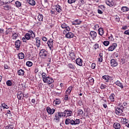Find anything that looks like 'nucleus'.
<instances>
[{
  "label": "nucleus",
  "instance_id": "nucleus-1",
  "mask_svg": "<svg viewBox=\"0 0 129 129\" xmlns=\"http://www.w3.org/2000/svg\"><path fill=\"white\" fill-rule=\"evenodd\" d=\"M42 77L44 83H46V84L48 85L54 83V79H53L51 77L47 76L46 73H42Z\"/></svg>",
  "mask_w": 129,
  "mask_h": 129
},
{
  "label": "nucleus",
  "instance_id": "nucleus-2",
  "mask_svg": "<svg viewBox=\"0 0 129 129\" xmlns=\"http://www.w3.org/2000/svg\"><path fill=\"white\" fill-rule=\"evenodd\" d=\"M65 123L67 125L71 124V125H76L80 123V119H76L75 120L69 118H67L65 121Z\"/></svg>",
  "mask_w": 129,
  "mask_h": 129
},
{
  "label": "nucleus",
  "instance_id": "nucleus-3",
  "mask_svg": "<svg viewBox=\"0 0 129 129\" xmlns=\"http://www.w3.org/2000/svg\"><path fill=\"white\" fill-rule=\"evenodd\" d=\"M61 28L62 29H65V30H63V32L64 35L66 34V32H70V27L68 24L65 23H63L61 24Z\"/></svg>",
  "mask_w": 129,
  "mask_h": 129
},
{
  "label": "nucleus",
  "instance_id": "nucleus-4",
  "mask_svg": "<svg viewBox=\"0 0 129 129\" xmlns=\"http://www.w3.org/2000/svg\"><path fill=\"white\" fill-rule=\"evenodd\" d=\"M54 118L53 119L55 122H59L60 121V118H61L62 115V112H57L54 114Z\"/></svg>",
  "mask_w": 129,
  "mask_h": 129
},
{
  "label": "nucleus",
  "instance_id": "nucleus-5",
  "mask_svg": "<svg viewBox=\"0 0 129 129\" xmlns=\"http://www.w3.org/2000/svg\"><path fill=\"white\" fill-rule=\"evenodd\" d=\"M73 114V112L71 110H69L68 109L65 110L63 112H61V115L64 117H67V116H71L72 114Z\"/></svg>",
  "mask_w": 129,
  "mask_h": 129
},
{
  "label": "nucleus",
  "instance_id": "nucleus-6",
  "mask_svg": "<svg viewBox=\"0 0 129 129\" xmlns=\"http://www.w3.org/2000/svg\"><path fill=\"white\" fill-rule=\"evenodd\" d=\"M48 55V51L46 50V49H41L39 52V55L43 59H45L47 55Z\"/></svg>",
  "mask_w": 129,
  "mask_h": 129
},
{
  "label": "nucleus",
  "instance_id": "nucleus-7",
  "mask_svg": "<svg viewBox=\"0 0 129 129\" xmlns=\"http://www.w3.org/2000/svg\"><path fill=\"white\" fill-rule=\"evenodd\" d=\"M47 45L51 51H53V48H54V40L50 39L47 41Z\"/></svg>",
  "mask_w": 129,
  "mask_h": 129
},
{
  "label": "nucleus",
  "instance_id": "nucleus-8",
  "mask_svg": "<svg viewBox=\"0 0 129 129\" xmlns=\"http://www.w3.org/2000/svg\"><path fill=\"white\" fill-rule=\"evenodd\" d=\"M116 47H117V44L113 43L108 48V50L109 52H112V51H114V50L116 49Z\"/></svg>",
  "mask_w": 129,
  "mask_h": 129
},
{
  "label": "nucleus",
  "instance_id": "nucleus-9",
  "mask_svg": "<svg viewBox=\"0 0 129 129\" xmlns=\"http://www.w3.org/2000/svg\"><path fill=\"white\" fill-rule=\"evenodd\" d=\"M76 63L78 66H82L83 65V60L80 57H78L76 59Z\"/></svg>",
  "mask_w": 129,
  "mask_h": 129
},
{
  "label": "nucleus",
  "instance_id": "nucleus-10",
  "mask_svg": "<svg viewBox=\"0 0 129 129\" xmlns=\"http://www.w3.org/2000/svg\"><path fill=\"white\" fill-rule=\"evenodd\" d=\"M13 2H14V0H0V4L1 5H8L13 3Z\"/></svg>",
  "mask_w": 129,
  "mask_h": 129
},
{
  "label": "nucleus",
  "instance_id": "nucleus-11",
  "mask_svg": "<svg viewBox=\"0 0 129 129\" xmlns=\"http://www.w3.org/2000/svg\"><path fill=\"white\" fill-rule=\"evenodd\" d=\"M46 111L48 113V114H53L54 112H55V109L50 108V107H46Z\"/></svg>",
  "mask_w": 129,
  "mask_h": 129
},
{
  "label": "nucleus",
  "instance_id": "nucleus-12",
  "mask_svg": "<svg viewBox=\"0 0 129 129\" xmlns=\"http://www.w3.org/2000/svg\"><path fill=\"white\" fill-rule=\"evenodd\" d=\"M69 56L70 59L72 60H75V59H76V55H75V53H74L73 50H72L69 52Z\"/></svg>",
  "mask_w": 129,
  "mask_h": 129
},
{
  "label": "nucleus",
  "instance_id": "nucleus-13",
  "mask_svg": "<svg viewBox=\"0 0 129 129\" xmlns=\"http://www.w3.org/2000/svg\"><path fill=\"white\" fill-rule=\"evenodd\" d=\"M110 64H111V66H112V67H116V66H117V65H118L117 61H116V60H115L114 59H112L110 60Z\"/></svg>",
  "mask_w": 129,
  "mask_h": 129
},
{
  "label": "nucleus",
  "instance_id": "nucleus-14",
  "mask_svg": "<svg viewBox=\"0 0 129 129\" xmlns=\"http://www.w3.org/2000/svg\"><path fill=\"white\" fill-rule=\"evenodd\" d=\"M90 35L93 40H95V38L97 37V33L94 31H91L90 33Z\"/></svg>",
  "mask_w": 129,
  "mask_h": 129
},
{
  "label": "nucleus",
  "instance_id": "nucleus-15",
  "mask_svg": "<svg viewBox=\"0 0 129 129\" xmlns=\"http://www.w3.org/2000/svg\"><path fill=\"white\" fill-rule=\"evenodd\" d=\"M74 37V34L72 32H66V38H67V39H71L72 38H73Z\"/></svg>",
  "mask_w": 129,
  "mask_h": 129
},
{
  "label": "nucleus",
  "instance_id": "nucleus-16",
  "mask_svg": "<svg viewBox=\"0 0 129 129\" xmlns=\"http://www.w3.org/2000/svg\"><path fill=\"white\" fill-rule=\"evenodd\" d=\"M115 113L117 114V115H120L122 112H123V111L122 110L119 109V108H118L117 107H115Z\"/></svg>",
  "mask_w": 129,
  "mask_h": 129
},
{
  "label": "nucleus",
  "instance_id": "nucleus-17",
  "mask_svg": "<svg viewBox=\"0 0 129 129\" xmlns=\"http://www.w3.org/2000/svg\"><path fill=\"white\" fill-rule=\"evenodd\" d=\"M20 47H21V41L20 40H17L15 42V48H16L17 50H20Z\"/></svg>",
  "mask_w": 129,
  "mask_h": 129
},
{
  "label": "nucleus",
  "instance_id": "nucleus-18",
  "mask_svg": "<svg viewBox=\"0 0 129 129\" xmlns=\"http://www.w3.org/2000/svg\"><path fill=\"white\" fill-rule=\"evenodd\" d=\"M36 44L37 48H40V46H41V39L39 37H36L35 38Z\"/></svg>",
  "mask_w": 129,
  "mask_h": 129
},
{
  "label": "nucleus",
  "instance_id": "nucleus-19",
  "mask_svg": "<svg viewBox=\"0 0 129 129\" xmlns=\"http://www.w3.org/2000/svg\"><path fill=\"white\" fill-rule=\"evenodd\" d=\"M106 4L107 6H109V7H113L114 5L113 0H106Z\"/></svg>",
  "mask_w": 129,
  "mask_h": 129
},
{
  "label": "nucleus",
  "instance_id": "nucleus-20",
  "mask_svg": "<svg viewBox=\"0 0 129 129\" xmlns=\"http://www.w3.org/2000/svg\"><path fill=\"white\" fill-rule=\"evenodd\" d=\"M109 98L111 102H114L115 99V95L114 93L110 94Z\"/></svg>",
  "mask_w": 129,
  "mask_h": 129
},
{
  "label": "nucleus",
  "instance_id": "nucleus-21",
  "mask_svg": "<svg viewBox=\"0 0 129 129\" xmlns=\"http://www.w3.org/2000/svg\"><path fill=\"white\" fill-rule=\"evenodd\" d=\"M19 37V33L18 32H13L12 33V39L13 40H17Z\"/></svg>",
  "mask_w": 129,
  "mask_h": 129
},
{
  "label": "nucleus",
  "instance_id": "nucleus-22",
  "mask_svg": "<svg viewBox=\"0 0 129 129\" xmlns=\"http://www.w3.org/2000/svg\"><path fill=\"white\" fill-rule=\"evenodd\" d=\"M27 33L29 35V36H30V37H31L32 39H34L35 37H36L35 33H34V31L32 30L28 31Z\"/></svg>",
  "mask_w": 129,
  "mask_h": 129
},
{
  "label": "nucleus",
  "instance_id": "nucleus-23",
  "mask_svg": "<svg viewBox=\"0 0 129 129\" xmlns=\"http://www.w3.org/2000/svg\"><path fill=\"white\" fill-rule=\"evenodd\" d=\"M17 74L19 76H24L25 75V71L22 69H20L18 71Z\"/></svg>",
  "mask_w": 129,
  "mask_h": 129
},
{
  "label": "nucleus",
  "instance_id": "nucleus-24",
  "mask_svg": "<svg viewBox=\"0 0 129 129\" xmlns=\"http://www.w3.org/2000/svg\"><path fill=\"white\" fill-rule=\"evenodd\" d=\"M82 23V21L76 19L72 22V25H80Z\"/></svg>",
  "mask_w": 129,
  "mask_h": 129
},
{
  "label": "nucleus",
  "instance_id": "nucleus-25",
  "mask_svg": "<svg viewBox=\"0 0 129 129\" xmlns=\"http://www.w3.org/2000/svg\"><path fill=\"white\" fill-rule=\"evenodd\" d=\"M24 94H23L22 93V92H19L18 93H17V97H18V99L19 100H21L22 99V98H23V97H24Z\"/></svg>",
  "mask_w": 129,
  "mask_h": 129
},
{
  "label": "nucleus",
  "instance_id": "nucleus-26",
  "mask_svg": "<svg viewBox=\"0 0 129 129\" xmlns=\"http://www.w3.org/2000/svg\"><path fill=\"white\" fill-rule=\"evenodd\" d=\"M61 104V100L60 99H55L53 101V104L55 105H59Z\"/></svg>",
  "mask_w": 129,
  "mask_h": 129
},
{
  "label": "nucleus",
  "instance_id": "nucleus-27",
  "mask_svg": "<svg viewBox=\"0 0 129 129\" xmlns=\"http://www.w3.org/2000/svg\"><path fill=\"white\" fill-rule=\"evenodd\" d=\"M73 88V87L70 86L67 90L66 91V94L70 95L71 93V91H72V89Z\"/></svg>",
  "mask_w": 129,
  "mask_h": 129
},
{
  "label": "nucleus",
  "instance_id": "nucleus-28",
  "mask_svg": "<svg viewBox=\"0 0 129 129\" xmlns=\"http://www.w3.org/2000/svg\"><path fill=\"white\" fill-rule=\"evenodd\" d=\"M55 10L57 13H61L62 12V7L59 5H56L55 6Z\"/></svg>",
  "mask_w": 129,
  "mask_h": 129
},
{
  "label": "nucleus",
  "instance_id": "nucleus-29",
  "mask_svg": "<svg viewBox=\"0 0 129 129\" xmlns=\"http://www.w3.org/2000/svg\"><path fill=\"white\" fill-rule=\"evenodd\" d=\"M68 68L70 69H72V70H75V65L72 64V63H69L67 65Z\"/></svg>",
  "mask_w": 129,
  "mask_h": 129
},
{
  "label": "nucleus",
  "instance_id": "nucleus-30",
  "mask_svg": "<svg viewBox=\"0 0 129 129\" xmlns=\"http://www.w3.org/2000/svg\"><path fill=\"white\" fill-rule=\"evenodd\" d=\"M121 11L122 13H126V12H128V8L125 6L122 7L121 8Z\"/></svg>",
  "mask_w": 129,
  "mask_h": 129
},
{
  "label": "nucleus",
  "instance_id": "nucleus-31",
  "mask_svg": "<svg viewBox=\"0 0 129 129\" xmlns=\"http://www.w3.org/2000/svg\"><path fill=\"white\" fill-rule=\"evenodd\" d=\"M18 56L19 59H22L25 58V54L23 52L19 53Z\"/></svg>",
  "mask_w": 129,
  "mask_h": 129
},
{
  "label": "nucleus",
  "instance_id": "nucleus-32",
  "mask_svg": "<svg viewBox=\"0 0 129 129\" xmlns=\"http://www.w3.org/2000/svg\"><path fill=\"white\" fill-rule=\"evenodd\" d=\"M113 127L115 129H119L120 128V124H119V123L115 122L113 124Z\"/></svg>",
  "mask_w": 129,
  "mask_h": 129
},
{
  "label": "nucleus",
  "instance_id": "nucleus-33",
  "mask_svg": "<svg viewBox=\"0 0 129 129\" xmlns=\"http://www.w3.org/2000/svg\"><path fill=\"white\" fill-rule=\"evenodd\" d=\"M115 84H116V85H117V86H119V87H120L121 89L123 88V85L119 81H117L116 82H115Z\"/></svg>",
  "mask_w": 129,
  "mask_h": 129
},
{
  "label": "nucleus",
  "instance_id": "nucleus-34",
  "mask_svg": "<svg viewBox=\"0 0 129 129\" xmlns=\"http://www.w3.org/2000/svg\"><path fill=\"white\" fill-rule=\"evenodd\" d=\"M28 3L31 6H36V1H35L34 0H28Z\"/></svg>",
  "mask_w": 129,
  "mask_h": 129
},
{
  "label": "nucleus",
  "instance_id": "nucleus-35",
  "mask_svg": "<svg viewBox=\"0 0 129 129\" xmlns=\"http://www.w3.org/2000/svg\"><path fill=\"white\" fill-rule=\"evenodd\" d=\"M98 33H99V35H100V36H103V34H104V31H103V28H100L98 29Z\"/></svg>",
  "mask_w": 129,
  "mask_h": 129
},
{
  "label": "nucleus",
  "instance_id": "nucleus-36",
  "mask_svg": "<svg viewBox=\"0 0 129 129\" xmlns=\"http://www.w3.org/2000/svg\"><path fill=\"white\" fill-rule=\"evenodd\" d=\"M103 79H104V80H105V82H108V81H109V79L110 78V77L108 76H103L102 77Z\"/></svg>",
  "mask_w": 129,
  "mask_h": 129
},
{
  "label": "nucleus",
  "instance_id": "nucleus-37",
  "mask_svg": "<svg viewBox=\"0 0 129 129\" xmlns=\"http://www.w3.org/2000/svg\"><path fill=\"white\" fill-rule=\"evenodd\" d=\"M43 15L39 14L37 17V19L38 20L39 22H43Z\"/></svg>",
  "mask_w": 129,
  "mask_h": 129
},
{
  "label": "nucleus",
  "instance_id": "nucleus-38",
  "mask_svg": "<svg viewBox=\"0 0 129 129\" xmlns=\"http://www.w3.org/2000/svg\"><path fill=\"white\" fill-rule=\"evenodd\" d=\"M4 8L6 11H9V10L12 9V6H11V5H6L4 6Z\"/></svg>",
  "mask_w": 129,
  "mask_h": 129
},
{
  "label": "nucleus",
  "instance_id": "nucleus-39",
  "mask_svg": "<svg viewBox=\"0 0 129 129\" xmlns=\"http://www.w3.org/2000/svg\"><path fill=\"white\" fill-rule=\"evenodd\" d=\"M15 5L17 8H20L22 6V4L21 3V2H20V1H16L15 2Z\"/></svg>",
  "mask_w": 129,
  "mask_h": 129
},
{
  "label": "nucleus",
  "instance_id": "nucleus-40",
  "mask_svg": "<svg viewBox=\"0 0 129 129\" xmlns=\"http://www.w3.org/2000/svg\"><path fill=\"white\" fill-rule=\"evenodd\" d=\"M14 125L13 124H9L8 126L5 127V129H14Z\"/></svg>",
  "mask_w": 129,
  "mask_h": 129
},
{
  "label": "nucleus",
  "instance_id": "nucleus-41",
  "mask_svg": "<svg viewBox=\"0 0 129 129\" xmlns=\"http://www.w3.org/2000/svg\"><path fill=\"white\" fill-rule=\"evenodd\" d=\"M25 39H26V40H31V36H30V35L27 33H26V34L25 35Z\"/></svg>",
  "mask_w": 129,
  "mask_h": 129
},
{
  "label": "nucleus",
  "instance_id": "nucleus-42",
  "mask_svg": "<svg viewBox=\"0 0 129 129\" xmlns=\"http://www.w3.org/2000/svg\"><path fill=\"white\" fill-rule=\"evenodd\" d=\"M120 122H121L123 124L126 123V118L122 117L120 119Z\"/></svg>",
  "mask_w": 129,
  "mask_h": 129
},
{
  "label": "nucleus",
  "instance_id": "nucleus-43",
  "mask_svg": "<svg viewBox=\"0 0 129 129\" xmlns=\"http://www.w3.org/2000/svg\"><path fill=\"white\" fill-rule=\"evenodd\" d=\"M117 107L122 111H123V109L124 108V107H123V105H122L121 104H118Z\"/></svg>",
  "mask_w": 129,
  "mask_h": 129
},
{
  "label": "nucleus",
  "instance_id": "nucleus-44",
  "mask_svg": "<svg viewBox=\"0 0 129 129\" xmlns=\"http://www.w3.org/2000/svg\"><path fill=\"white\" fill-rule=\"evenodd\" d=\"M26 66H28V67H31V66H33V62L31 61H28L26 62Z\"/></svg>",
  "mask_w": 129,
  "mask_h": 129
},
{
  "label": "nucleus",
  "instance_id": "nucleus-45",
  "mask_svg": "<svg viewBox=\"0 0 129 129\" xmlns=\"http://www.w3.org/2000/svg\"><path fill=\"white\" fill-rule=\"evenodd\" d=\"M78 114H79V115H82L83 114V110L81 109H78Z\"/></svg>",
  "mask_w": 129,
  "mask_h": 129
},
{
  "label": "nucleus",
  "instance_id": "nucleus-46",
  "mask_svg": "<svg viewBox=\"0 0 129 129\" xmlns=\"http://www.w3.org/2000/svg\"><path fill=\"white\" fill-rule=\"evenodd\" d=\"M6 84H7V86H12V81L8 80L6 82Z\"/></svg>",
  "mask_w": 129,
  "mask_h": 129
},
{
  "label": "nucleus",
  "instance_id": "nucleus-47",
  "mask_svg": "<svg viewBox=\"0 0 129 129\" xmlns=\"http://www.w3.org/2000/svg\"><path fill=\"white\" fill-rule=\"evenodd\" d=\"M2 107L4 108V109H5V108H6V109H9L8 106H7V105L5 103H2Z\"/></svg>",
  "mask_w": 129,
  "mask_h": 129
},
{
  "label": "nucleus",
  "instance_id": "nucleus-48",
  "mask_svg": "<svg viewBox=\"0 0 129 129\" xmlns=\"http://www.w3.org/2000/svg\"><path fill=\"white\" fill-rule=\"evenodd\" d=\"M101 89H105L106 88V85L104 84H101L100 86Z\"/></svg>",
  "mask_w": 129,
  "mask_h": 129
},
{
  "label": "nucleus",
  "instance_id": "nucleus-49",
  "mask_svg": "<svg viewBox=\"0 0 129 129\" xmlns=\"http://www.w3.org/2000/svg\"><path fill=\"white\" fill-rule=\"evenodd\" d=\"M103 45H104V46H108V45H109V41H104L103 42Z\"/></svg>",
  "mask_w": 129,
  "mask_h": 129
},
{
  "label": "nucleus",
  "instance_id": "nucleus-50",
  "mask_svg": "<svg viewBox=\"0 0 129 129\" xmlns=\"http://www.w3.org/2000/svg\"><path fill=\"white\" fill-rule=\"evenodd\" d=\"M76 0H68V4H74V3H76Z\"/></svg>",
  "mask_w": 129,
  "mask_h": 129
},
{
  "label": "nucleus",
  "instance_id": "nucleus-51",
  "mask_svg": "<svg viewBox=\"0 0 129 129\" xmlns=\"http://www.w3.org/2000/svg\"><path fill=\"white\" fill-rule=\"evenodd\" d=\"M93 47L95 50H96V49H98L99 48V45L98 44L96 43L94 45Z\"/></svg>",
  "mask_w": 129,
  "mask_h": 129
},
{
  "label": "nucleus",
  "instance_id": "nucleus-52",
  "mask_svg": "<svg viewBox=\"0 0 129 129\" xmlns=\"http://www.w3.org/2000/svg\"><path fill=\"white\" fill-rule=\"evenodd\" d=\"M78 105H80V106H81L82 105H83V103H82V100H79L78 101Z\"/></svg>",
  "mask_w": 129,
  "mask_h": 129
},
{
  "label": "nucleus",
  "instance_id": "nucleus-53",
  "mask_svg": "<svg viewBox=\"0 0 129 129\" xmlns=\"http://www.w3.org/2000/svg\"><path fill=\"white\" fill-rule=\"evenodd\" d=\"M96 66V64L94 63H92L91 64V69H95V67Z\"/></svg>",
  "mask_w": 129,
  "mask_h": 129
},
{
  "label": "nucleus",
  "instance_id": "nucleus-54",
  "mask_svg": "<svg viewBox=\"0 0 129 129\" xmlns=\"http://www.w3.org/2000/svg\"><path fill=\"white\" fill-rule=\"evenodd\" d=\"M68 95H68V94H66V95L64 96V100H69V98L68 97Z\"/></svg>",
  "mask_w": 129,
  "mask_h": 129
},
{
  "label": "nucleus",
  "instance_id": "nucleus-55",
  "mask_svg": "<svg viewBox=\"0 0 129 129\" xmlns=\"http://www.w3.org/2000/svg\"><path fill=\"white\" fill-rule=\"evenodd\" d=\"M124 35H128V36H129V29L125 31L124 32Z\"/></svg>",
  "mask_w": 129,
  "mask_h": 129
},
{
  "label": "nucleus",
  "instance_id": "nucleus-56",
  "mask_svg": "<svg viewBox=\"0 0 129 129\" xmlns=\"http://www.w3.org/2000/svg\"><path fill=\"white\" fill-rule=\"evenodd\" d=\"M115 21H116V22H119L120 21L119 17L118 16H116L115 17Z\"/></svg>",
  "mask_w": 129,
  "mask_h": 129
},
{
  "label": "nucleus",
  "instance_id": "nucleus-57",
  "mask_svg": "<svg viewBox=\"0 0 129 129\" xmlns=\"http://www.w3.org/2000/svg\"><path fill=\"white\" fill-rule=\"evenodd\" d=\"M35 73H38L39 72V68L38 67H36L34 70Z\"/></svg>",
  "mask_w": 129,
  "mask_h": 129
},
{
  "label": "nucleus",
  "instance_id": "nucleus-58",
  "mask_svg": "<svg viewBox=\"0 0 129 129\" xmlns=\"http://www.w3.org/2000/svg\"><path fill=\"white\" fill-rule=\"evenodd\" d=\"M42 40H43L44 42H47L48 39L46 37H42Z\"/></svg>",
  "mask_w": 129,
  "mask_h": 129
},
{
  "label": "nucleus",
  "instance_id": "nucleus-59",
  "mask_svg": "<svg viewBox=\"0 0 129 129\" xmlns=\"http://www.w3.org/2000/svg\"><path fill=\"white\" fill-rule=\"evenodd\" d=\"M50 14H51V15H55V11H54V10H51L50 11Z\"/></svg>",
  "mask_w": 129,
  "mask_h": 129
},
{
  "label": "nucleus",
  "instance_id": "nucleus-60",
  "mask_svg": "<svg viewBox=\"0 0 129 129\" xmlns=\"http://www.w3.org/2000/svg\"><path fill=\"white\" fill-rule=\"evenodd\" d=\"M89 79L90 82H92L93 83V82H94V79L93 78H90Z\"/></svg>",
  "mask_w": 129,
  "mask_h": 129
},
{
  "label": "nucleus",
  "instance_id": "nucleus-61",
  "mask_svg": "<svg viewBox=\"0 0 129 129\" xmlns=\"http://www.w3.org/2000/svg\"><path fill=\"white\" fill-rule=\"evenodd\" d=\"M127 29V26L126 25L122 26V30H126Z\"/></svg>",
  "mask_w": 129,
  "mask_h": 129
},
{
  "label": "nucleus",
  "instance_id": "nucleus-62",
  "mask_svg": "<svg viewBox=\"0 0 129 129\" xmlns=\"http://www.w3.org/2000/svg\"><path fill=\"white\" fill-rule=\"evenodd\" d=\"M28 40H27V39H26V37H23L22 38V41H23V42H25V43H27V41Z\"/></svg>",
  "mask_w": 129,
  "mask_h": 129
},
{
  "label": "nucleus",
  "instance_id": "nucleus-63",
  "mask_svg": "<svg viewBox=\"0 0 129 129\" xmlns=\"http://www.w3.org/2000/svg\"><path fill=\"white\" fill-rule=\"evenodd\" d=\"M98 13L99 14H100V15H102V14L103 13V12H102L101 10L98 9Z\"/></svg>",
  "mask_w": 129,
  "mask_h": 129
},
{
  "label": "nucleus",
  "instance_id": "nucleus-64",
  "mask_svg": "<svg viewBox=\"0 0 129 129\" xmlns=\"http://www.w3.org/2000/svg\"><path fill=\"white\" fill-rule=\"evenodd\" d=\"M94 28L96 30V29H98V28H99V25H98V24H96L94 26Z\"/></svg>",
  "mask_w": 129,
  "mask_h": 129
}]
</instances>
